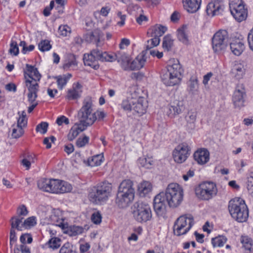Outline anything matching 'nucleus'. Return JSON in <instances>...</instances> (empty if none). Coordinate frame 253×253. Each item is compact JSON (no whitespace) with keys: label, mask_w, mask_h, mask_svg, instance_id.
Instances as JSON below:
<instances>
[{"label":"nucleus","mask_w":253,"mask_h":253,"mask_svg":"<svg viewBox=\"0 0 253 253\" xmlns=\"http://www.w3.org/2000/svg\"><path fill=\"white\" fill-rule=\"evenodd\" d=\"M152 190V183L148 181L143 180L140 183L137 187L139 195L140 197H145L151 192Z\"/></svg>","instance_id":"28"},{"label":"nucleus","mask_w":253,"mask_h":253,"mask_svg":"<svg viewBox=\"0 0 253 253\" xmlns=\"http://www.w3.org/2000/svg\"><path fill=\"white\" fill-rule=\"evenodd\" d=\"M97 52V49H93L89 53L84 54L83 60L85 66H88L92 69L97 70L99 67L98 61V54L95 53Z\"/></svg>","instance_id":"18"},{"label":"nucleus","mask_w":253,"mask_h":253,"mask_svg":"<svg viewBox=\"0 0 253 253\" xmlns=\"http://www.w3.org/2000/svg\"><path fill=\"white\" fill-rule=\"evenodd\" d=\"M247 93L245 85L243 84H238L233 93L232 101L234 107L241 109L245 107Z\"/></svg>","instance_id":"14"},{"label":"nucleus","mask_w":253,"mask_h":253,"mask_svg":"<svg viewBox=\"0 0 253 253\" xmlns=\"http://www.w3.org/2000/svg\"><path fill=\"white\" fill-rule=\"evenodd\" d=\"M128 92L129 96L128 97L133 100H138L140 98H144L142 96V90L137 85H133L130 86Z\"/></svg>","instance_id":"35"},{"label":"nucleus","mask_w":253,"mask_h":253,"mask_svg":"<svg viewBox=\"0 0 253 253\" xmlns=\"http://www.w3.org/2000/svg\"><path fill=\"white\" fill-rule=\"evenodd\" d=\"M38 187L41 191L53 194L68 193L72 186L64 180L54 178H42L38 181Z\"/></svg>","instance_id":"4"},{"label":"nucleus","mask_w":253,"mask_h":253,"mask_svg":"<svg viewBox=\"0 0 253 253\" xmlns=\"http://www.w3.org/2000/svg\"><path fill=\"white\" fill-rule=\"evenodd\" d=\"M111 8L108 6L102 7L100 11H96L94 12V16L97 17L100 15L106 17L110 12Z\"/></svg>","instance_id":"57"},{"label":"nucleus","mask_w":253,"mask_h":253,"mask_svg":"<svg viewBox=\"0 0 253 253\" xmlns=\"http://www.w3.org/2000/svg\"><path fill=\"white\" fill-rule=\"evenodd\" d=\"M56 140V138L53 136L45 137L43 141L44 145H46V149H50L51 147V143H54Z\"/></svg>","instance_id":"61"},{"label":"nucleus","mask_w":253,"mask_h":253,"mask_svg":"<svg viewBox=\"0 0 253 253\" xmlns=\"http://www.w3.org/2000/svg\"><path fill=\"white\" fill-rule=\"evenodd\" d=\"M42 78L37 68L28 64H26L25 70L24 71V79L25 86L27 88L28 101L30 104L28 107V112L31 113L38 105L36 101L39 91V83Z\"/></svg>","instance_id":"2"},{"label":"nucleus","mask_w":253,"mask_h":253,"mask_svg":"<svg viewBox=\"0 0 253 253\" xmlns=\"http://www.w3.org/2000/svg\"><path fill=\"white\" fill-rule=\"evenodd\" d=\"M11 136L14 138H19L24 133V128L13 124L12 126Z\"/></svg>","instance_id":"42"},{"label":"nucleus","mask_w":253,"mask_h":253,"mask_svg":"<svg viewBox=\"0 0 253 253\" xmlns=\"http://www.w3.org/2000/svg\"><path fill=\"white\" fill-rule=\"evenodd\" d=\"M74 247L69 242L65 243L61 248L59 253H77Z\"/></svg>","instance_id":"54"},{"label":"nucleus","mask_w":253,"mask_h":253,"mask_svg":"<svg viewBox=\"0 0 253 253\" xmlns=\"http://www.w3.org/2000/svg\"><path fill=\"white\" fill-rule=\"evenodd\" d=\"M183 190L177 183L168 185L165 192H160L154 199V209L159 216L165 217L167 214V204L170 208L178 207L183 199Z\"/></svg>","instance_id":"1"},{"label":"nucleus","mask_w":253,"mask_h":253,"mask_svg":"<svg viewBox=\"0 0 253 253\" xmlns=\"http://www.w3.org/2000/svg\"><path fill=\"white\" fill-rule=\"evenodd\" d=\"M23 218L19 217H12L11 219V229H17L18 230H22L24 228L22 220Z\"/></svg>","instance_id":"41"},{"label":"nucleus","mask_w":253,"mask_h":253,"mask_svg":"<svg viewBox=\"0 0 253 253\" xmlns=\"http://www.w3.org/2000/svg\"><path fill=\"white\" fill-rule=\"evenodd\" d=\"M56 123L58 126H62L63 124L68 125L69 120L66 116L62 115L57 118Z\"/></svg>","instance_id":"62"},{"label":"nucleus","mask_w":253,"mask_h":253,"mask_svg":"<svg viewBox=\"0 0 253 253\" xmlns=\"http://www.w3.org/2000/svg\"><path fill=\"white\" fill-rule=\"evenodd\" d=\"M225 8L224 0H213L208 3L206 12L210 16L222 14Z\"/></svg>","instance_id":"17"},{"label":"nucleus","mask_w":253,"mask_h":253,"mask_svg":"<svg viewBox=\"0 0 253 253\" xmlns=\"http://www.w3.org/2000/svg\"><path fill=\"white\" fill-rule=\"evenodd\" d=\"M183 7L188 12L194 13L201 7L202 0H182Z\"/></svg>","instance_id":"23"},{"label":"nucleus","mask_w":253,"mask_h":253,"mask_svg":"<svg viewBox=\"0 0 253 253\" xmlns=\"http://www.w3.org/2000/svg\"><path fill=\"white\" fill-rule=\"evenodd\" d=\"M133 183L130 179L124 180L120 184L115 199V203L121 209L127 207L134 197Z\"/></svg>","instance_id":"5"},{"label":"nucleus","mask_w":253,"mask_h":253,"mask_svg":"<svg viewBox=\"0 0 253 253\" xmlns=\"http://www.w3.org/2000/svg\"><path fill=\"white\" fill-rule=\"evenodd\" d=\"M91 219L93 223L98 225L101 222L102 216L99 211H96L92 213Z\"/></svg>","instance_id":"58"},{"label":"nucleus","mask_w":253,"mask_h":253,"mask_svg":"<svg viewBox=\"0 0 253 253\" xmlns=\"http://www.w3.org/2000/svg\"><path fill=\"white\" fill-rule=\"evenodd\" d=\"M246 69L242 63L236 62L232 67L231 74L236 80H239L243 78L245 75Z\"/></svg>","instance_id":"24"},{"label":"nucleus","mask_w":253,"mask_h":253,"mask_svg":"<svg viewBox=\"0 0 253 253\" xmlns=\"http://www.w3.org/2000/svg\"><path fill=\"white\" fill-rule=\"evenodd\" d=\"M37 223L36 218L35 216H31L25 220L23 222L25 228H30L35 226Z\"/></svg>","instance_id":"56"},{"label":"nucleus","mask_w":253,"mask_h":253,"mask_svg":"<svg viewBox=\"0 0 253 253\" xmlns=\"http://www.w3.org/2000/svg\"><path fill=\"white\" fill-rule=\"evenodd\" d=\"M77 65L78 62L75 55L73 54L69 53L66 55L62 67L64 70L68 71L73 69Z\"/></svg>","instance_id":"26"},{"label":"nucleus","mask_w":253,"mask_h":253,"mask_svg":"<svg viewBox=\"0 0 253 253\" xmlns=\"http://www.w3.org/2000/svg\"><path fill=\"white\" fill-rule=\"evenodd\" d=\"M85 40L88 42L98 43L100 42V37L96 32H91L87 33L84 37Z\"/></svg>","instance_id":"43"},{"label":"nucleus","mask_w":253,"mask_h":253,"mask_svg":"<svg viewBox=\"0 0 253 253\" xmlns=\"http://www.w3.org/2000/svg\"><path fill=\"white\" fill-rule=\"evenodd\" d=\"M241 243L245 253H253V241L248 236H242Z\"/></svg>","instance_id":"30"},{"label":"nucleus","mask_w":253,"mask_h":253,"mask_svg":"<svg viewBox=\"0 0 253 253\" xmlns=\"http://www.w3.org/2000/svg\"><path fill=\"white\" fill-rule=\"evenodd\" d=\"M104 161V155L100 154L89 157L87 160H84V162L85 165L93 167L100 166Z\"/></svg>","instance_id":"27"},{"label":"nucleus","mask_w":253,"mask_h":253,"mask_svg":"<svg viewBox=\"0 0 253 253\" xmlns=\"http://www.w3.org/2000/svg\"><path fill=\"white\" fill-rule=\"evenodd\" d=\"M52 47L49 41L42 40L38 44L39 49L42 52L49 51Z\"/></svg>","instance_id":"51"},{"label":"nucleus","mask_w":253,"mask_h":253,"mask_svg":"<svg viewBox=\"0 0 253 253\" xmlns=\"http://www.w3.org/2000/svg\"><path fill=\"white\" fill-rule=\"evenodd\" d=\"M132 214L134 219L141 223L150 220L152 217L150 206L143 202L135 203L133 205Z\"/></svg>","instance_id":"10"},{"label":"nucleus","mask_w":253,"mask_h":253,"mask_svg":"<svg viewBox=\"0 0 253 253\" xmlns=\"http://www.w3.org/2000/svg\"><path fill=\"white\" fill-rule=\"evenodd\" d=\"M133 233H131L130 236L127 238L128 241L138 240V236L141 235L143 232V228L141 226L134 227L133 228Z\"/></svg>","instance_id":"46"},{"label":"nucleus","mask_w":253,"mask_h":253,"mask_svg":"<svg viewBox=\"0 0 253 253\" xmlns=\"http://www.w3.org/2000/svg\"><path fill=\"white\" fill-rule=\"evenodd\" d=\"M55 2L56 9H58L59 12L62 13L66 4V1L64 0H55Z\"/></svg>","instance_id":"63"},{"label":"nucleus","mask_w":253,"mask_h":253,"mask_svg":"<svg viewBox=\"0 0 253 253\" xmlns=\"http://www.w3.org/2000/svg\"><path fill=\"white\" fill-rule=\"evenodd\" d=\"M58 32L60 36L67 37L70 35L71 29L67 25H60L58 28Z\"/></svg>","instance_id":"52"},{"label":"nucleus","mask_w":253,"mask_h":253,"mask_svg":"<svg viewBox=\"0 0 253 253\" xmlns=\"http://www.w3.org/2000/svg\"><path fill=\"white\" fill-rule=\"evenodd\" d=\"M199 88V84L198 78L196 76L193 75L191 77L188 85L189 91L192 94L195 93L198 91Z\"/></svg>","instance_id":"38"},{"label":"nucleus","mask_w":253,"mask_h":253,"mask_svg":"<svg viewBox=\"0 0 253 253\" xmlns=\"http://www.w3.org/2000/svg\"><path fill=\"white\" fill-rule=\"evenodd\" d=\"M116 60L120 63L122 68L126 71L128 68V63L131 61L130 57L124 52L120 51H117L115 53Z\"/></svg>","instance_id":"25"},{"label":"nucleus","mask_w":253,"mask_h":253,"mask_svg":"<svg viewBox=\"0 0 253 253\" xmlns=\"http://www.w3.org/2000/svg\"><path fill=\"white\" fill-rule=\"evenodd\" d=\"M147 107L148 104L145 98H140L138 100H133L132 110L138 116H141L146 113Z\"/></svg>","instance_id":"21"},{"label":"nucleus","mask_w":253,"mask_h":253,"mask_svg":"<svg viewBox=\"0 0 253 253\" xmlns=\"http://www.w3.org/2000/svg\"><path fill=\"white\" fill-rule=\"evenodd\" d=\"M28 119L26 117V114L25 111H22L21 114H19V117L17 119V124L15 125L26 128L27 126Z\"/></svg>","instance_id":"48"},{"label":"nucleus","mask_w":253,"mask_h":253,"mask_svg":"<svg viewBox=\"0 0 253 253\" xmlns=\"http://www.w3.org/2000/svg\"><path fill=\"white\" fill-rule=\"evenodd\" d=\"M173 41L172 40L170 36H165L163 39V47L165 50L169 51L171 50L173 45Z\"/></svg>","instance_id":"47"},{"label":"nucleus","mask_w":253,"mask_h":253,"mask_svg":"<svg viewBox=\"0 0 253 253\" xmlns=\"http://www.w3.org/2000/svg\"><path fill=\"white\" fill-rule=\"evenodd\" d=\"M48 124L45 122H42L38 124L36 127V131L41 134H45L47 131Z\"/></svg>","instance_id":"55"},{"label":"nucleus","mask_w":253,"mask_h":253,"mask_svg":"<svg viewBox=\"0 0 253 253\" xmlns=\"http://www.w3.org/2000/svg\"><path fill=\"white\" fill-rule=\"evenodd\" d=\"M194 160L200 165L207 163L210 160V152L206 148H199L193 154Z\"/></svg>","instance_id":"20"},{"label":"nucleus","mask_w":253,"mask_h":253,"mask_svg":"<svg viewBox=\"0 0 253 253\" xmlns=\"http://www.w3.org/2000/svg\"><path fill=\"white\" fill-rule=\"evenodd\" d=\"M9 53L13 56H17L19 53V50L16 41L11 40L10 43Z\"/></svg>","instance_id":"53"},{"label":"nucleus","mask_w":253,"mask_h":253,"mask_svg":"<svg viewBox=\"0 0 253 253\" xmlns=\"http://www.w3.org/2000/svg\"><path fill=\"white\" fill-rule=\"evenodd\" d=\"M229 9L232 15L238 22L246 19L248 9L242 0H229Z\"/></svg>","instance_id":"12"},{"label":"nucleus","mask_w":253,"mask_h":253,"mask_svg":"<svg viewBox=\"0 0 253 253\" xmlns=\"http://www.w3.org/2000/svg\"><path fill=\"white\" fill-rule=\"evenodd\" d=\"M183 69L178 60L168 64L162 70L160 78L163 84L167 87L179 85L182 81Z\"/></svg>","instance_id":"3"},{"label":"nucleus","mask_w":253,"mask_h":253,"mask_svg":"<svg viewBox=\"0 0 253 253\" xmlns=\"http://www.w3.org/2000/svg\"><path fill=\"white\" fill-rule=\"evenodd\" d=\"M79 134V124L76 123L69 131L68 139L70 141L74 140Z\"/></svg>","instance_id":"45"},{"label":"nucleus","mask_w":253,"mask_h":253,"mask_svg":"<svg viewBox=\"0 0 253 253\" xmlns=\"http://www.w3.org/2000/svg\"><path fill=\"white\" fill-rule=\"evenodd\" d=\"M138 163L142 167L146 169H151L154 165L155 161L152 157L140 158L138 159Z\"/></svg>","instance_id":"39"},{"label":"nucleus","mask_w":253,"mask_h":253,"mask_svg":"<svg viewBox=\"0 0 253 253\" xmlns=\"http://www.w3.org/2000/svg\"><path fill=\"white\" fill-rule=\"evenodd\" d=\"M112 191V184L104 180L90 187L88 195V198L94 204H101L108 201L111 196Z\"/></svg>","instance_id":"6"},{"label":"nucleus","mask_w":253,"mask_h":253,"mask_svg":"<svg viewBox=\"0 0 253 253\" xmlns=\"http://www.w3.org/2000/svg\"><path fill=\"white\" fill-rule=\"evenodd\" d=\"M229 35L225 30H219L216 32L212 38V47L213 51L219 53L225 50L227 46Z\"/></svg>","instance_id":"13"},{"label":"nucleus","mask_w":253,"mask_h":253,"mask_svg":"<svg viewBox=\"0 0 253 253\" xmlns=\"http://www.w3.org/2000/svg\"><path fill=\"white\" fill-rule=\"evenodd\" d=\"M227 238L223 236H219L211 239V244L214 247H223L227 242Z\"/></svg>","instance_id":"44"},{"label":"nucleus","mask_w":253,"mask_h":253,"mask_svg":"<svg viewBox=\"0 0 253 253\" xmlns=\"http://www.w3.org/2000/svg\"><path fill=\"white\" fill-rule=\"evenodd\" d=\"M228 210L232 217L239 222H244L249 217V210L245 201L241 198L236 197L228 203Z\"/></svg>","instance_id":"7"},{"label":"nucleus","mask_w":253,"mask_h":253,"mask_svg":"<svg viewBox=\"0 0 253 253\" xmlns=\"http://www.w3.org/2000/svg\"><path fill=\"white\" fill-rule=\"evenodd\" d=\"M191 148L186 143L178 144L172 152V157L174 162L181 164L187 159L190 155Z\"/></svg>","instance_id":"15"},{"label":"nucleus","mask_w":253,"mask_h":253,"mask_svg":"<svg viewBox=\"0 0 253 253\" xmlns=\"http://www.w3.org/2000/svg\"><path fill=\"white\" fill-rule=\"evenodd\" d=\"M186 27L183 26L177 30V37L179 41L185 45L189 43L188 37L186 32Z\"/></svg>","instance_id":"37"},{"label":"nucleus","mask_w":253,"mask_h":253,"mask_svg":"<svg viewBox=\"0 0 253 253\" xmlns=\"http://www.w3.org/2000/svg\"><path fill=\"white\" fill-rule=\"evenodd\" d=\"M167 28L166 26L156 24L150 28L148 31V34L151 37H156L160 38L167 31Z\"/></svg>","instance_id":"29"},{"label":"nucleus","mask_w":253,"mask_h":253,"mask_svg":"<svg viewBox=\"0 0 253 253\" xmlns=\"http://www.w3.org/2000/svg\"><path fill=\"white\" fill-rule=\"evenodd\" d=\"M194 224V218L191 215H181L175 221L173 233L177 236L186 234Z\"/></svg>","instance_id":"11"},{"label":"nucleus","mask_w":253,"mask_h":253,"mask_svg":"<svg viewBox=\"0 0 253 253\" xmlns=\"http://www.w3.org/2000/svg\"><path fill=\"white\" fill-rule=\"evenodd\" d=\"M37 157L35 154L27 153L25 154L22 161V164L26 168V169L28 170L30 169L31 164L35 163Z\"/></svg>","instance_id":"33"},{"label":"nucleus","mask_w":253,"mask_h":253,"mask_svg":"<svg viewBox=\"0 0 253 253\" xmlns=\"http://www.w3.org/2000/svg\"><path fill=\"white\" fill-rule=\"evenodd\" d=\"M217 193V188L215 183L211 181H204L199 184L195 189L196 196L200 200L209 201Z\"/></svg>","instance_id":"9"},{"label":"nucleus","mask_w":253,"mask_h":253,"mask_svg":"<svg viewBox=\"0 0 253 253\" xmlns=\"http://www.w3.org/2000/svg\"><path fill=\"white\" fill-rule=\"evenodd\" d=\"M133 100L128 96L123 99L120 104L121 109L126 113H130L132 111Z\"/></svg>","instance_id":"36"},{"label":"nucleus","mask_w":253,"mask_h":253,"mask_svg":"<svg viewBox=\"0 0 253 253\" xmlns=\"http://www.w3.org/2000/svg\"><path fill=\"white\" fill-rule=\"evenodd\" d=\"M20 241L22 244H30L33 241L32 236L29 234H22L20 237Z\"/></svg>","instance_id":"59"},{"label":"nucleus","mask_w":253,"mask_h":253,"mask_svg":"<svg viewBox=\"0 0 253 253\" xmlns=\"http://www.w3.org/2000/svg\"><path fill=\"white\" fill-rule=\"evenodd\" d=\"M72 76V75L69 73L57 76L56 78L58 88L62 89L66 85Z\"/></svg>","instance_id":"40"},{"label":"nucleus","mask_w":253,"mask_h":253,"mask_svg":"<svg viewBox=\"0 0 253 253\" xmlns=\"http://www.w3.org/2000/svg\"><path fill=\"white\" fill-rule=\"evenodd\" d=\"M61 240L58 237H51L47 242L49 248L57 249L61 246Z\"/></svg>","instance_id":"49"},{"label":"nucleus","mask_w":253,"mask_h":253,"mask_svg":"<svg viewBox=\"0 0 253 253\" xmlns=\"http://www.w3.org/2000/svg\"><path fill=\"white\" fill-rule=\"evenodd\" d=\"M92 101L90 97L86 98L80 109L82 113L80 120V132L84 130L88 126L92 125L97 120L95 114H93Z\"/></svg>","instance_id":"8"},{"label":"nucleus","mask_w":253,"mask_h":253,"mask_svg":"<svg viewBox=\"0 0 253 253\" xmlns=\"http://www.w3.org/2000/svg\"><path fill=\"white\" fill-rule=\"evenodd\" d=\"M197 112L196 110H190L188 113L187 121L190 123H194L196 121Z\"/></svg>","instance_id":"60"},{"label":"nucleus","mask_w":253,"mask_h":253,"mask_svg":"<svg viewBox=\"0 0 253 253\" xmlns=\"http://www.w3.org/2000/svg\"><path fill=\"white\" fill-rule=\"evenodd\" d=\"M95 53L98 54V59L102 62H113L116 60L115 54L114 55L106 51L103 52L98 49H97V52Z\"/></svg>","instance_id":"34"},{"label":"nucleus","mask_w":253,"mask_h":253,"mask_svg":"<svg viewBox=\"0 0 253 253\" xmlns=\"http://www.w3.org/2000/svg\"><path fill=\"white\" fill-rule=\"evenodd\" d=\"M230 45L231 51L236 56L240 55L245 49V41L243 38H233Z\"/></svg>","instance_id":"19"},{"label":"nucleus","mask_w":253,"mask_h":253,"mask_svg":"<svg viewBox=\"0 0 253 253\" xmlns=\"http://www.w3.org/2000/svg\"><path fill=\"white\" fill-rule=\"evenodd\" d=\"M152 38L147 42L146 45V50H151L153 47L157 46L160 43V39L156 37H152Z\"/></svg>","instance_id":"50"},{"label":"nucleus","mask_w":253,"mask_h":253,"mask_svg":"<svg viewBox=\"0 0 253 253\" xmlns=\"http://www.w3.org/2000/svg\"><path fill=\"white\" fill-rule=\"evenodd\" d=\"M117 16L120 19V21L117 22V25L120 27L123 26L125 24V21L126 20V15L123 14L122 12L121 11H118L117 12Z\"/></svg>","instance_id":"64"},{"label":"nucleus","mask_w":253,"mask_h":253,"mask_svg":"<svg viewBox=\"0 0 253 253\" xmlns=\"http://www.w3.org/2000/svg\"><path fill=\"white\" fill-rule=\"evenodd\" d=\"M146 61L145 54L142 52L138 55L133 61H130L128 65V68L127 70H139L144 66Z\"/></svg>","instance_id":"22"},{"label":"nucleus","mask_w":253,"mask_h":253,"mask_svg":"<svg viewBox=\"0 0 253 253\" xmlns=\"http://www.w3.org/2000/svg\"><path fill=\"white\" fill-rule=\"evenodd\" d=\"M52 220L55 221V225L60 227L63 232L70 236H75L78 235L79 226L75 225L69 226L67 222L63 218H57L55 215H52Z\"/></svg>","instance_id":"16"},{"label":"nucleus","mask_w":253,"mask_h":253,"mask_svg":"<svg viewBox=\"0 0 253 253\" xmlns=\"http://www.w3.org/2000/svg\"><path fill=\"white\" fill-rule=\"evenodd\" d=\"M79 96V82L74 84L72 87L68 89L66 99L68 100H73L78 99Z\"/></svg>","instance_id":"31"},{"label":"nucleus","mask_w":253,"mask_h":253,"mask_svg":"<svg viewBox=\"0 0 253 253\" xmlns=\"http://www.w3.org/2000/svg\"><path fill=\"white\" fill-rule=\"evenodd\" d=\"M181 113V109L179 103H173L168 106V110L166 112L167 115L169 118H174L176 116Z\"/></svg>","instance_id":"32"}]
</instances>
